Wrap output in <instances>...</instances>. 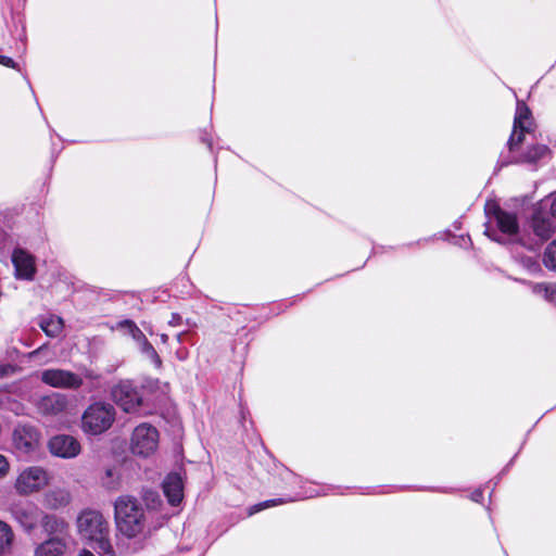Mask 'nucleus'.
<instances>
[{
	"label": "nucleus",
	"instance_id": "f257e3e1",
	"mask_svg": "<svg viewBox=\"0 0 556 556\" xmlns=\"http://www.w3.org/2000/svg\"><path fill=\"white\" fill-rule=\"evenodd\" d=\"M76 526L80 539L97 553H111L109 522L101 513L92 509L81 511L76 519Z\"/></svg>",
	"mask_w": 556,
	"mask_h": 556
},
{
	"label": "nucleus",
	"instance_id": "f03ea898",
	"mask_svg": "<svg viewBox=\"0 0 556 556\" xmlns=\"http://www.w3.org/2000/svg\"><path fill=\"white\" fill-rule=\"evenodd\" d=\"M47 538L34 546V556H63L67 549V523L55 516L42 518Z\"/></svg>",
	"mask_w": 556,
	"mask_h": 556
},
{
	"label": "nucleus",
	"instance_id": "7ed1b4c3",
	"mask_svg": "<svg viewBox=\"0 0 556 556\" xmlns=\"http://www.w3.org/2000/svg\"><path fill=\"white\" fill-rule=\"evenodd\" d=\"M115 519L117 529L127 538H136L144 529V514L135 497L124 495L117 498L115 502Z\"/></svg>",
	"mask_w": 556,
	"mask_h": 556
},
{
	"label": "nucleus",
	"instance_id": "20e7f679",
	"mask_svg": "<svg viewBox=\"0 0 556 556\" xmlns=\"http://www.w3.org/2000/svg\"><path fill=\"white\" fill-rule=\"evenodd\" d=\"M116 420L115 407L104 401H94L84 410L80 418L81 431L98 437L109 431Z\"/></svg>",
	"mask_w": 556,
	"mask_h": 556
},
{
	"label": "nucleus",
	"instance_id": "39448f33",
	"mask_svg": "<svg viewBox=\"0 0 556 556\" xmlns=\"http://www.w3.org/2000/svg\"><path fill=\"white\" fill-rule=\"evenodd\" d=\"M42 444L41 431L31 424H17L12 432V445L20 456L31 457L39 453Z\"/></svg>",
	"mask_w": 556,
	"mask_h": 556
},
{
	"label": "nucleus",
	"instance_id": "423d86ee",
	"mask_svg": "<svg viewBox=\"0 0 556 556\" xmlns=\"http://www.w3.org/2000/svg\"><path fill=\"white\" fill-rule=\"evenodd\" d=\"M160 434L150 424H140L130 435L129 450L132 455L149 458L155 454L159 446Z\"/></svg>",
	"mask_w": 556,
	"mask_h": 556
},
{
	"label": "nucleus",
	"instance_id": "0eeeda50",
	"mask_svg": "<svg viewBox=\"0 0 556 556\" xmlns=\"http://www.w3.org/2000/svg\"><path fill=\"white\" fill-rule=\"evenodd\" d=\"M50 482L48 470L41 466L24 468L15 479L14 489L20 495H30L40 492Z\"/></svg>",
	"mask_w": 556,
	"mask_h": 556
},
{
	"label": "nucleus",
	"instance_id": "6e6552de",
	"mask_svg": "<svg viewBox=\"0 0 556 556\" xmlns=\"http://www.w3.org/2000/svg\"><path fill=\"white\" fill-rule=\"evenodd\" d=\"M488 213L491 214L490 219L496 224L502 235L507 237V240H504L502 237L491 235L489 229L485 230V233L492 240L501 243L514 242L519 231L517 216L497 207L496 205H488Z\"/></svg>",
	"mask_w": 556,
	"mask_h": 556
},
{
	"label": "nucleus",
	"instance_id": "1a4fd4ad",
	"mask_svg": "<svg viewBox=\"0 0 556 556\" xmlns=\"http://www.w3.org/2000/svg\"><path fill=\"white\" fill-rule=\"evenodd\" d=\"M40 380L54 389L78 390L84 379L76 372L62 368H49L40 372Z\"/></svg>",
	"mask_w": 556,
	"mask_h": 556
},
{
	"label": "nucleus",
	"instance_id": "9d476101",
	"mask_svg": "<svg viewBox=\"0 0 556 556\" xmlns=\"http://www.w3.org/2000/svg\"><path fill=\"white\" fill-rule=\"evenodd\" d=\"M10 513L14 520L28 532L34 530L39 522L42 523V518L47 516L36 504L29 501L14 503Z\"/></svg>",
	"mask_w": 556,
	"mask_h": 556
},
{
	"label": "nucleus",
	"instance_id": "9b49d317",
	"mask_svg": "<svg viewBox=\"0 0 556 556\" xmlns=\"http://www.w3.org/2000/svg\"><path fill=\"white\" fill-rule=\"evenodd\" d=\"M531 126L532 118L530 110L523 102L518 101L514 119V129L508 140V148L510 152L516 151L523 142L526 134L531 131Z\"/></svg>",
	"mask_w": 556,
	"mask_h": 556
},
{
	"label": "nucleus",
	"instance_id": "f8f14e48",
	"mask_svg": "<svg viewBox=\"0 0 556 556\" xmlns=\"http://www.w3.org/2000/svg\"><path fill=\"white\" fill-rule=\"evenodd\" d=\"M36 409L46 418H62L67 414L68 399L63 393L52 392L37 400Z\"/></svg>",
	"mask_w": 556,
	"mask_h": 556
},
{
	"label": "nucleus",
	"instance_id": "ddd939ff",
	"mask_svg": "<svg viewBox=\"0 0 556 556\" xmlns=\"http://www.w3.org/2000/svg\"><path fill=\"white\" fill-rule=\"evenodd\" d=\"M111 394L113 401L125 413H135L142 402L138 390L129 381H123L116 384L112 389Z\"/></svg>",
	"mask_w": 556,
	"mask_h": 556
},
{
	"label": "nucleus",
	"instance_id": "4468645a",
	"mask_svg": "<svg viewBox=\"0 0 556 556\" xmlns=\"http://www.w3.org/2000/svg\"><path fill=\"white\" fill-rule=\"evenodd\" d=\"M49 452L60 458L71 459L78 456L81 452L79 441L68 434H58L48 442Z\"/></svg>",
	"mask_w": 556,
	"mask_h": 556
},
{
	"label": "nucleus",
	"instance_id": "2eb2a0df",
	"mask_svg": "<svg viewBox=\"0 0 556 556\" xmlns=\"http://www.w3.org/2000/svg\"><path fill=\"white\" fill-rule=\"evenodd\" d=\"M12 263L15 268V275L20 279H33L36 267L34 257L22 249L14 250L12 254Z\"/></svg>",
	"mask_w": 556,
	"mask_h": 556
},
{
	"label": "nucleus",
	"instance_id": "dca6fc26",
	"mask_svg": "<svg viewBox=\"0 0 556 556\" xmlns=\"http://www.w3.org/2000/svg\"><path fill=\"white\" fill-rule=\"evenodd\" d=\"M163 491L170 505L179 504L184 497L181 477L178 473H169L163 482Z\"/></svg>",
	"mask_w": 556,
	"mask_h": 556
},
{
	"label": "nucleus",
	"instance_id": "f3484780",
	"mask_svg": "<svg viewBox=\"0 0 556 556\" xmlns=\"http://www.w3.org/2000/svg\"><path fill=\"white\" fill-rule=\"evenodd\" d=\"M532 229L535 236L541 240H547L554 233V226L548 217H544L541 214H534L532 218Z\"/></svg>",
	"mask_w": 556,
	"mask_h": 556
},
{
	"label": "nucleus",
	"instance_id": "a211bd4d",
	"mask_svg": "<svg viewBox=\"0 0 556 556\" xmlns=\"http://www.w3.org/2000/svg\"><path fill=\"white\" fill-rule=\"evenodd\" d=\"M39 326L42 329V331L48 337H51V338L58 337L62 332L63 327H64L63 319L61 317L53 316V315H51L49 317L41 318Z\"/></svg>",
	"mask_w": 556,
	"mask_h": 556
},
{
	"label": "nucleus",
	"instance_id": "6ab92c4d",
	"mask_svg": "<svg viewBox=\"0 0 556 556\" xmlns=\"http://www.w3.org/2000/svg\"><path fill=\"white\" fill-rule=\"evenodd\" d=\"M547 152H548V149L546 146L535 144V146L531 147L523 155L514 159L511 162L535 163L536 161L542 159Z\"/></svg>",
	"mask_w": 556,
	"mask_h": 556
},
{
	"label": "nucleus",
	"instance_id": "aec40b11",
	"mask_svg": "<svg viewBox=\"0 0 556 556\" xmlns=\"http://www.w3.org/2000/svg\"><path fill=\"white\" fill-rule=\"evenodd\" d=\"M533 293L543 296L549 303L556 304V283H535Z\"/></svg>",
	"mask_w": 556,
	"mask_h": 556
},
{
	"label": "nucleus",
	"instance_id": "412c9836",
	"mask_svg": "<svg viewBox=\"0 0 556 556\" xmlns=\"http://www.w3.org/2000/svg\"><path fill=\"white\" fill-rule=\"evenodd\" d=\"M13 538L14 534L11 527L0 520V555L10 551Z\"/></svg>",
	"mask_w": 556,
	"mask_h": 556
},
{
	"label": "nucleus",
	"instance_id": "4be33fe9",
	"mask_svg": "<svg viewBox=\"0 0 556 556\" xmlns=\"http://www.w3.org/2000/svg\"><path fill=\"white\" fill-rule=\"evenodd\" d=\"M117 327L125 331V333L129 334L137 344L146 339L144 333L138 328V326L129 319L123 320L118 323Z\"/></svg>",
	"mask_w": 556,
	"mask_h": 556
},
{
	"label": "nucleus",
	"instance_id": "5701e85b",
	"mask_svg": "<svg viewBox=\"0 0 556 556\" xmlns=\"http://www.w3.org/2000/svg\"><path fill=\"white\" fill-rule=\"evenodd\" d=\"M138 348L140 352L155 365V367L160 368L162 366V361L157 352L152 346V344L147 340V338L138 343Z\"/></svg>",
	"mask_w": 556,
	"mask_h": 556
},
{
	"label": "nucleus",
	"instance_id": "b1692460",
	"mask_svg": "<svg viewBox=\"0 0 556 556\" xmlns=\"http://www.w3.org/2000/svg\"><path fill=\"white\" fill-rule=\"evenodd\" d=\"M545 267L556 271V240L552 241L545 249L543 255Z\"/></svg>",
	"mask_w": 556,
	"mask_h": 556
},
{
	"label": "nucleus",
	"instance_id": "393cba45",
	"mask_svg": "<svg viewBox=\"0 0 556 556\" xmlns=\"http://www.w3.org/2000/svg\"><path fill=\"white\" fill-rule=\"evenodd\" d=\"M102 481L108 489L115 490L119 483L117 470L115 468H108L105 470V476L103 477Z\"/></svg>",
	"mask_w": 556,
	"mask_h": 556
},
{
	"label": "nucleus",
	"instance_id": "a878e982",
	"mask_svg": "<svg viewBox=\"0 0 556 556\" xmlns=\"http://www.w3.org/2000/svg\"><path fill=\"white\" fill-rule=\"evenodd\" d=\"M143 501L151 509H156L161 506L162 500L156 491L146 490L143 493Z\"/></svg>",
	"mask_w": 556,
	"mask_h": 556
},
{
	"label": "nucleus",
	"instance_id": "bb28decb",
	"mask_svg": "<svg viewBox=\"0 0 556 556\" xmlns=\"http://www.w3.org/2000/svg\"><path fill=\"white\" fill-rule=\"evenodd\" d=\"M521 266L531 274L541 271L540 263L532 256H522L519 258Z\"/></svg>",
	"mask_w": 556,
	"mask_h": 556
},
{
	"label": "nucleus",
	"instance_id": "cd10ccee",
	"mask_svg": "<svg viewBox=\"0 0 556 556\" xmlns=\"http://www.w3.org/2000/svg\"><path fill=\"white\" fill-rule=\"evenodd\" d=\"M281 503H285V501L283 500H269V501L262 502V503L253 506L250 514L257 513L262 509H265V508L281 504Z\"/></svg>",
	"mask_w": 556,
	"mask_h": 556
},
{
	"label": "nucleus",
	"instance_id": "c85d7f7f",
	"mask_svg": "<svg viewBox=\"0 0 556 556\" xmlns=\"http://www.w3.org/2000/svg\"><path fill=\"white\" fill-rule=\"evenodd\" d=\"M10 471V463L8 458L0 454V479L4 478Z\"/></svg>",
	"mask_w": 556,
	"mask_h": 556
},
{
	"label": "nucleus",
	"instance_id": "c756f323",
	"mask_svg": "<svg viewBox=\"0 0 556 556\" xmlns=\"http://www.w3.org/2000/svg\"><path fill=\"white\" fill-rule=\"evenodd\" d=\"M0 64L11 68L16 67V63L11 58L5 55H0Z\"/></svg>",
	"mask_w": 556,
	"mask_h": 556
},
{
	"label": "nucleus",
	"instance_id": "7c9ffc66",
	"mask_svg": "<svg viewBox=\"0 0 556 556\" xmlns=\"http://www.w3.org/2000/svg\"><path fill=\"white\" fill-rule=\"evenodd\" d=\"M483 497V493L481 490H476L472 494H471V500L475 501V502H480Z\"/></svg>",
	"mask_w": 556,
	"mask_h": 556
},
{
	"label": "nucleus",
	"instance_id": "2f4dec72",
	"mask_svg": "<svg viewBox=\"0 0 556 556\" xmlns=\"http://www.w3.org/2000/svg\"><path fill=\"white\" fill-rule=\"evenodd\" d=\"M10 368H11L10 366L0 363V378L8 375Z\"/></svg>",
	"mask_w": 556,
	"mask_h": 556
},
{
	"label": "nucleus",
	"instance_id": "473e14b6",
	"mask_svg": "<svg viewBox=\"0 0 556 556\" xmlns=\"http://www.w3.org/2000/svg\"><path fill=\"white\" fill-rule=\"evenodd\" d=\"M180 317L177 314H173L172 319L169 320V325L177 326L180 324Z\"/></svg>",
	"mask_w": 556,
	"mask_h": 556
},
{
	"label": "nucleus",
	"instance_id": "72a5a7b5",
	"mask_svg": "<svg viewBox=\"0 0 556 556\" xmlns=\"http://www.w3.org/2000/svg\"><path fill=\"white\" fill-rule=\"evenodd\" d=\"M551 212H552V215L556 218V197L553 199V201L551 203Z\"/></svg>",
	"mask_w": 556,
	"mask_h": 556
},
{
	"label": "nucleus",
	"instance_id": "f704fd0d",
	"mask_svg": "<svg viewBox=\"0 0 556 556\" xmlns=\"http://www.w3.org/2000/svg\"><path fill=\"white\" fill-rule=\"evenodd\" d=\"M45 346H46V345H42V346L38 348L37 350L33 351V352L29 354V356H30V357H34V356L38 355V354H39V353L45 349Z\"/></svg>",
	"mask_w": 556,
	"mask_h": 556
},
{
	"label": "nucleus",
	"instance_id": "c9c22d12",
	"mask_svg": "<svg viewBox=\"0 0 556 556\" xmlns=\"http://www.w3.org/2000/svg\"><path fill=\"white\" fill-rule=\"evenodd\" d=\"M78 556H94L90 551L84 549Z\"/></svg>",
	"mask_w": 556,
	"mask_h": 556
},
{
	"label": "nucleus",
	"instance_id": "e433bc0d",
	"mask_svg": "<svg viewBox=\"0 0 556 556\" xmlns=\"http://www.w3.org/2000/svg\"><path fill=\"white\" fill-rule=\"evenodd\" d=\"M161 341H162V343H167V341H168V336H167V334H165V333L161 334Z\"/></svg>",
	"mask_w": 556,
	"mask_h": 556
},
{
	"label": "nucleus",
	"instance_id": "4c0bfd02",
	"mask_svg": "<svg viewBox=\"0 0 556 556\" xmlns=\"http://www.w3.org/2000/svg\"><path fill=\"white\" fill-rule=\"evenodd\" d=\"M177 340H178V341H180V340H181V333H179V334L177 336Z\"/></svg>",
	"mask_w": 556,
	"mask_h": 556
}]
</instances>
